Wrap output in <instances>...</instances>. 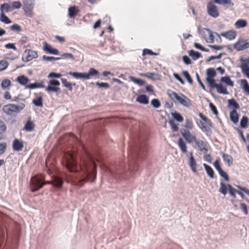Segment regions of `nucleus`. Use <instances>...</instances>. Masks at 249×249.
I'll list each match as a JSON object with an SVG mask.
<instances>
[{"instance_id":"de8ad7c7","label":"nucleus","mask_w":249,"mask_h":249,"mask_svg":"<svg viewBox=\"0 0 249 249\" xmlns=\"http://www.w3.org/2000/svg\"><path fill=\"white\" fill-rule=\"evenodd\" d=\"M0 10L1 12H3L4 11L8 12L11 11V7L8 3H4L0 5Z\"/></svg>"},{"instance_id":"6e6d98bb","label":"nucleus","mask_w":249,"mask_h":249,"mask_svg":"<svg viewBox=\"0 0 249 249\" xmlns=\"http://www.w3.org/2000/svg\"><path fill=\"white\" fill-rule=\"evenodd\" d=\"M152 106L155 108H159L160 107L161 104L158 99H153L151 102Z\"/></svg>"},{"instance_id":"864d4df0","label":"nucleus","mask_w":249,"mask_h":249,"mask_svg":"<svg viewBox=\"0 0 249 249\" xmlns=\"http://www.w3.org/2000/svg\"><path fill=\"white\" fill-rule=\"evenodd\" d=\"M223 54L224 53H220L217 55H212L206 60V62L208 63L214 59H221Z\"/></svg>"},{"instance_id":"2f4dec72","label":"nucleus","mask_w":249,"mask_h":249,"mask_svg":"<svg viewBox=\"0 0 249 249\" xmlns=\"http://www.w3.org/2000/svg\"><path fill=\"white\" fill-rule=\"evenodd\" d=\"M228 184H226L223 182L221 181L220 183V188L219 189L218 191L223 194V195H226L228 193Z\"/></svg>"},{"instance_id":"f03ea898","label":"nucleus","mask_w":249,"mask_h":249,"mask_svg":"<svg viewBox=\"0 0 249 249\" xmlns=\"http://www.w3.org/2000/svg\"><path fill=\"white\" fill-rule=\"evenodd\" d=\"M146 145L140 138L135 140L129 147L128 156L131 161L129 164V174L132 178L139 170V160L142 159L146 155Z\"/></svg>"},{"instance_id":"58836bf2","label":"nucleus","mask_w":249,"mask_h":249,"mask_svg":"<svg viewBox=\"0 0 249 249\" xmlns=\"http://www.w3.org/2000/svg\"><path fill=\"white\" fill-rule=\"evenodd\" d=\"M11 81L8 79L3 80L1 83V87L3 89H7L11 86Z\"/></svg>"},{"instance_id":"8fccbe9b","label":"nucleus","mask_w":249,"mask_h":249,"mask_svg":"<svg viewBox=\"0 0 249 249\" xmlns=\"http://www.w3.org/2000/svg\"><path fill=\"white\" fill-rule=\"evenodd\" d=\"M182 74L184 75V76L186 78L189 84H192L193 83V81L192 78H191L189 73L187 71H183L182 72Z\"/></svg>"},{"instance_id":"72a5a7b5","label":"nucleus","mask_w":249,"mask_h":249,"mask_svg":"<svg viewBox=\"0 0 249 249\" xmlns=\"http://www.w3.org/2000/svg\"><path fill=\"white\" fill-rule=\"evenodd\" d=\"M215 3L223 5H228L229 6H233L234 3L231 0H215Z\"/></svg>"},{"instance_id":"4be33fe9","label":"nucleus","mask_w":249,"mask_h":249,"mask_svg":"<svg viewBox=\"0 0 249 249\" xmlns=\"http://www.w3.org/2000/svg\"><path fill=\"white\" fill-rule=\"evenodd\" d=\"M23 146L22 140L16 139L13 141L12 147L15 151H19L22 149Z\"/></svg>"},{"instance_id":"423d86ee","label":"nucleus","mask_w":249,"mask_h":249,"mask_svg":"<svg viewBox=\"0 0 249 249\" xmlns=\"http://www.w3.org/2000/svg\"><path fill=\"white\" fill-rule=\"evenodd\" d=\"M43 179L38 177H32L30 180L31 191L33 192H36L41 188L44 185Z\"/></svg>"},{"instance_id":"39448f33","label":"nucleus","mask_w":249,"mask_h":249,"mask_svg":"<svg viewBox=\"0 0 249 249\" xmlns=\"http://www.w3.org/2000/svg\"><path fill=\"white\" fill-rule=\"evenodd\" d=\"M99 74V71L94 69L90 68L89 69L88 73L85 72H73L70 71L69 74L72 76L76 79H89L91 76H96Z\"/></svg>"},{"instance_id":"7c9ffc66","label":"nucleus","mask_w":249,"mask_h":249,"mask_svg":"<svg viewBox=\"0 0 249 249\" xmlns=\"http://www.w3.org/2000/svg\"><path fill=\"white\" fill-rule=\"evenodd\" d=\"M240 82L241 86L243 89L244 91L249 95V84L248 81L246 79H241Z\"/></svg>"},{"instance_id":"f257e3e1","label":"nucleus","mask_w":249,"mask_h":249,"mask_svg":"<svg viewBox=\"0 0 249 249\" xmlns=\"http://www.w3.org/2000/svg\"><path fill=\"white\" fill-rule=\"evenodd\" d=\"M84 155L81 159V162L78 164L73 155H70L63 162L65 167L72 173V175L65 174L67 182L79 187L82 186L88 181L93 182L96 177V164L89 152L86 149L84 144L77 140Z\"/></svg>"},{"instance_id":"49530a36","label":"nucleus","mask_w":249,"mask_h":249,"mask_svg":"<svg viewBox=\"0 0 249 249\" xmlns=\"http://www.w3.org/2000/svg\"><path fill=\"white\" fill-rule=\"evenodd\" d=\"M228 191L230 195L234 198H236L235 193H237V190L234 188L231 184H228Z\"/></svg>"},{"instance_id":"9d476101","label":"nucleus","mask_w":249,"mask_h":249,"mask_svg":"<svg viewBox=\"0 0 249 249\" xmlns=\"http://www.w3.org/2000/svg\"><path fill=\"white\" fill-rule=\"evenodd\" d=\"M207 10L209 15L213 18H217L219 15L216 6L212 2H210L207 4Z\"/></svg>"},{"instance_id":"052dcab7","label":"nucleus","mask_w":249,"mask_h":249,"mask_svg":"<svg viewBox=\"0 0 249 249\" xmlns=\"http://www.w3.org/2000/svg\"><path fill=\"white\" fill-rule=\"evenodd\" d=\"M61 58L62 57H55L46 55H43L42 56V60L45 61L58 60L61 59Z\"/></svg>"},{"instance_id":"3c124183","label":"nucleus","mask_w":249,"mask_h":249,"mask_svg":"<svg viewBox=\"0 0 249 249\" xmlns=\"http://www.w3.org/2000/svg\"><path fill=\"white\" fill-rule=\"evenodd\" d=\"M95 84L99 88L108 89L110 88V85L107 83L96 82Z\"/></svg>"},{"instance_id":"393cba45","label":"nucleus","mask_w":249,"mask_h":249,"mask_svg":"<svg viewBox=\"0 0 249 249\" xmlns=\"http://www.w3.org/2000/svg\"><path fill=\"white\" fill-rule=\"evenodd\" d=\"M136 101L140 104L147 105L149 103V98L144 94L139 95L136 99Z\"/></svg>"},{"instance_id":"37998d69","label":"nucleus","mask_w":249,"mask_h":249,"mask_svg":"<svg viewBox=\"0 0 249 249\" xmlns=\"http://www.w3.org/2000/svg\"><path fill=\"white\" fill-rule=\"evenodd\" d=\"M248 122V118L246 116H243L240 121V127L242 128H247Z\"/></svg>"},{"instance_id":"a18cd8bd","label":"nucleus","mask_w":249,"mask_h":249,"mask_svg":"<svg viewBox=\"0 0 249 249\" xmlns=\"http://www.w3.org/2000/svg\"><path fill=\"white\" fill-rule=\"evenodd\" d=\"M173 118L178 122H182L183 121V117L180 115V113L175 112L171 113Z\"/></svg>"},{"instance_id":"13d9d810","label":"nucleus","mask_w":249,"mask_h":249,"mask_svg":"<svg viewBox=\"0 0 249 249\" xmlns=\"http://www.w3.org/2000/svg\"><path fill=\"white\" fill-rule=\"evenodd\" d=\"M194 46L197 49H199V50H201L202 51L205 52H209V49L204 48V47H203L199 43H196V42H195L194 44Z\"/></svg>"},{"instance_id":"f8f14e48","label":"nucleus","mask_w":249,"mask_h":249,"mask_svg":"<svg viewBox=\"0 0 249 249\" xmlns=\"http://www.w3.org/2000/svg\"><path fill=\"white\" fill-rule=\"evenodd\" d=\"M211 89L216 88L217 92L220 94L224 95H227L229 94V92L227 91V88L225 86H224L221 84H217L215 83H211V85L209 86Z\"/></svg>"},{"instance_id":"5701e85b","label":"nucleus","mask_w":249,"mask_h":249,"mask_svg":"<svg viewBox=\"0 0 249 249\" xmlns=\"http://www.w3.org/2000/svg\"><path fill=\"white\" fill-rule=\"evenodd\" d=\"M221 35L230 40L234 39L237 35L236 32L234 30H230L229 31L222 33Z\"/></svg>"},{"instance_id":"c03bdc74","label":"nucleus","mask_w":249,"mask_h":249,"mask_svg":"<svg viewBox=\"0 0 249 249\" xmlns=\"http://www.w3.org/2000/svg\"><path fill=\"white\" fill-rule=\"evenodd\" d=\"M0 20L5 24H9L12 22V21L4 14L3 12H1L0 15Z\"/></svg>"},{"instance_id":"5fc2aeb1","label":"nucleus","mask_w":249,"mask_h":249,"mask_svg":"<svg viewBox=\"0 0 249 249\" xmlns=\"http://www.w3.org/2000/svg\"><path fill=\"white\" fill-rule=\"evenodd\" d=\"M198 116L200 117V118L203 120L204 121L206 124H208V125H209L210 126H211L212 125V122L211 121H210V120H209V119H208L206 116H205L202 113H199L198 114Z\"/></svg>"},{"instance_id":"473e14b6","label":"nucleus","mask_w":249,"mask_h":249,"mask_svg":"<svg viewBox=\"0 0 249 249\" xmlns=\"http://www.w3.org/2000/svg\"><path fill=\"white\" fill-rule=\"evenodd\" d=\"M68 15L70 18H74L76 16L78 10L77 9V7L75 6H73L70 7L68 9Z\"/></svg>"},{"instance_id":"1a4fd4ad","label":"nucleus","mask_w":249,"mask_h":249,"mask_svg":"<svg viewBox=\"0 0 249 249\" xmlns=\"http://www.w3.org/2000/svg\"><path fill=\"white\" fill-rule=\"evenodd\" d=\"M23 4L25 14L30 16L35 5L34 0H23Z\"/></svg>"},{"instance_id":"dca6fc26","label":"nucleus","mask_w":249,"mask_h":249,"mask_svg":"<svg viewBox=\"0 0 249 249\" xmlns=\"http://www.w3.org/2000/svg\"><path fill=\"white\" fill-rule=\"evenodd\" d=\"M240 61L242 62L240 66L242 72L244 74H245L249 72V57L246 59H244L243 57H241L240 59Z\"/></svg>"},{"instance_id":"774afa93","label":"nucleus","mask_w":249,"mask_h":249,"mask_svg":"<svg viewBox=\"0 0 249 249\" xmlns=\"http://www.w3.org/2000/svg\"><path fill=\"white\" fill-rule=\"evenodd\" d=\"M240 208L245 215H247L248 214V207L245 203H241L240 204Z\"/></svg>"},{"instance_id":"4c0bfd02","label":"nucleus","mask_w":249,"mask_h":249,"mask_svg":"<svg viewBox=\"0 0 249 249\" xmlns=\"http://www.w3.org/2000/svg\"><path fill=\"white\" fill-rule=\"evenodd\" d=\"M221 81L225 83L228 86L231 87H233L234 86L233 82L231 79L230 77L228 76L221 77Z\"/></svg>"},{"instance_id":"f704fd0d","label":"nucleus","mask_w":249,"mask_h":249,"mask_svg":"<svg viewBox=\"0 0 249 249\" xmlns=\"http://www.w3.org/2000/svg\"><path fill=\"white\" fill-rule=\"evenodd\" d=\"M247 24L248 23L246 20L239 19L236 21L234 25L237 28H241L246 27Z\"/></svg>"},{"instance_id":"603ef678","label":"nucleus","mask_w":249,"mask_h":249,"mask_svg":"<svg viewBox=\"0 0 249 249\" xmlns=\"http://www.w3.org/2000/svg\"><path fill=\"white\" fill-rule=\"evenodd\" d=\"M9 65V63L5 60L0 61V71L5 70Z\"/></svg>"},{"instance_id":"a878e982","label":"nucleus","mask_w":249,"mask_h":249,"mask_svg":"<svg viewBox=\"0 0 249 249\" xmlns=\"http://www.w3.org/2000/svg\"><path fill=\"white\" fill-rule=\"evenodd\" d=\"M16 81L20 85L25 86L29 82L30 80L27 77L21 75L18 76L16 78Z\"/></svg>"},{"instance_id":"9b49d317","label":"nucleus","mask_w":249,"mask_h":249,"mask_svg":"<svg viewBox=\"0 0 249 249\" xmlns=\"http://www.w3.org/2000/svg\"><path fill=\"white\" fill-rule=\"evenodd\" d=\"M233 48L237 51H240L249 48V42L247 40L240 39L233 45Z\"/></svg>"},{"instance_id":"0eeeda50","label":"nucleus","mask_w":249,"mask_h":249,"mask_svg":"<svg viewBox=\"0 0 249 249\" xmlns=\"http://www.w3.org/2000/svg\"><path fill=\"white\" fill-rule=\"evenodd\" d=\"M38 57L37 52L27 49L24 52V54L22 57V60L25 62H28L31 61L34 58H36Z\"/></svg>"},{"instance_id":"6e6552de","label":"nucleus","mask_w":249,"mask_h":249,"mask_svg":"<svg viewBox=\"0 0 249 249\" xmlns=\"http://www.w3.org/2000/svg\"><path fill=\"white\" fill-rule=\"evenodd\" d=\"M60 84V82L58 80L52 79L49 81L48 86L46 88L45 90L48 92H57L60 90V89L58 87Z\"/></svg>"},{"instance_id":"69168bd1","label":"nucleus","mask_w":249,"mask_h":249,"mask_svg":"<svg viewBox=\"0 0 249 249\" xmlns=\"http://www.w3.org/2000/svg\"><path fill=\"white\" fill-rule=\"evenodd\" d=\"M209 107L213 113L215 115H217L218 112L215 105L213 104L210 103L209 104Z\"/></svg>"},{"instance_id":"ea45409f","label":"nucleus","mask_w":249,"mask_h":249,"mask_svg":"<svg viewBox=\"0 0 249 249\" xmlns=\"http://www.w3.org/2000/svg\"><path fill=\"white\" fill-rule=\"evenodd\" d=\"M33 104L36 107H42L43 106V98L42 96H39L34 99L33 100Z\"/></svg>"},{"instance_id":"a19ab883","label":"nucleus","mask_w":249,"mask_h":249,"mask_svg":"<svg viewBox=\"0 0 249 249\" xmlns=\"http://www.w3.org/2000/svg\"><path fill=\"white\" fill-rule=\"evenodd\" d=\"M189 54L190 56L194 57L193 58L194 60H196L202 57V55L200 53L195 51L193 50H191L189 51Z\"/></svg>"},{"instance_id":"0e129e2a","label":"nucleus","mask_w":249,"mask_h":249,"mask_svg":"<svg viewBox=\"0 0 249 249\" xmlns=\"http://www.w3.org/2000/svg\"><path fill=\"white\" fill-rule=\"evenodd\" d=\"M22 6L21 2L19 1H15L12 2V9H19Z\"/></svg>"},{"instance_id":"680f3d73","label":"nucleus","mask_w":249,"mask_h":249,"mask_svg":"<svg viewBox=\"0 0 249 249\" xmlns=\"http://www.w3.org/2000/svg\"><path fill=\"white\" fill-rule=\"evenodd\" d=\"M142 75L149 79L155 80L156 79L155 76H157V74L154 72H147L143 74Z\"/></svg>"},{"instance_id":"a211bd4d","label":"nucleus","mask_w":249,"mask_h":249,"mask_svg":"<svg viewBox=\"0 0 249 249\" xmlns=\"http://www.w3.org/2000/svg\"><path fill=\"white\" fill-rule=\"evenodd\" d=\"M190 157H189V160L188 162L189 166L190 167L191 170L192 172L196 174L197 173L196 171V168H197V165H196V162L195 159V158L193 156V152H191L190 154Z\"/></svg>"},{"instance_id":"aec40b11","label":"nucleus","mask_w":249,"mask_h":249,"mask_svg":"<svg viewBox=\"0 0 249 249\" xmlns=\"http://www.w3.org/2000/svg\"><path fill=\"white\" fill-rule=\"evenodd\" d=\"M51 183L55 187L61 188L63 184V179L59 175H56L53 176Z\"/></svg>"},{"instance_id":"4d7b16f0","label":"nucleus","mask_w":249,"mask_h":249,"mask_svg":"<svg viewBox=\"0 0 249 249\" xmlns=\"http://www.w3.org/2000/svg\"><path fill=\"white\" fill-rule=\"evenodd\" d=\"M169 124L171 125V127L174 132H177L178 130V125L176 124L174 121L173 120H170L169 121Z\"/></svg>"},{"instance_id":"ddd939ff","label":"nucleus","mask_w":249,"mask_h":249,"mask_svg":"<svg viewBox=\"0 0 249 249\" xmlns=\"http://www.w3.org/2000/svg\"><path fill=\"white\" fill-rule=\"evenodd\" d=\"M180 133L188 143H191L193 142H196V141H197L196 137L195 136L192 135L188 130L182 129L180 130Z\"/></svg>"},{"instance_id":"79ce46f5","label":"nucleus","mask_w":249,"mask_h":249,"mask_svg":"<svg viewBox=\"0 0 249 249\" xmlns=\"http://www.w3.org/2000/svg\"><path fill=\"white\" fill-rule=\"evenodd\" d=\"M24 128L27 131H32L34 130V124L31 121L29 120L25 124Z\"/></svg>"},{"instance_id":"c756f323","label":"nucleus","mask_w":249,"mask_h":249,"mask_svg":"<svg viewBox=\"0 0 249 249\" xmlns=\"http://www.w3.org/2000/svg\"><path fill=\"white\" fill-rule=\"evenodd\" d=\"M203 166L205 168L207 175L210 177V178H213L214 177V173L212 168L206 163L203 164Z\"/></svg>"},{"instance_id":"bf43d9fd","label":"nucleus","mask_w":249,"mask_h":249,"mask_svg":"<svg viewBox=\"0 0 249 249\" xmlns=\"http://www.w3.org/2000/svg\"><path fill=\"white\" fill-rule=\"evenodd\" d=\"M218 173L220 176L221 177L225 179V180H226L227 181H229L230 178L228 174L225 171L221 169L219 171H218Z\"/></svg>"},{"instance_id":"4468645a","label":"nucleus","mask_w":249,"mask_h":249,"mask_svg":"<svg viewBox=\"0 0 249 249\" xmlns=\"http://www.w3.org/2000/svg\"><path fill=\"white\" fill-rule=\"evenodd\" d=\"M207 77L206 78V81L209 84L211 85V83H214L215 80L213 79V77L216 76V73L213 68H209L206 71Z\"/></svg>"},{"instance_id":"c85d7f7f","label":"nucleus","mask_w":249,"mask_h":249,"mask_svg":"<svg viewBox=\"0 0 249 249\" xmlns=\"http://www.w3.org/2000/svg\"><path fill=\"white\" fill-rule=\"evenodd\" d=\"M230 117L231 122L234 124L238 123L239 120V115L236 110H232L230 113Z\"/></svg>"},{"instance_id":"20e7f679","label":"nucleus","mask_w":249,"mask_h":249,"mask_svg":"<svg viewBox=\"0 0 249 249\" xmlns=\"http://www.w3.org/2000/svg\"><path fill=\"white\" fill-rule=\"evenodd\" d=\"M25 107L23 103H20L18 105L13 104H9L3 106L2 110L8 115H12L14 113H19Z\"/></svg>"},{"instance_id":"f3484780","label":"nucleus","mask_w":249,"mask_h":249,"mask_svg":"<svg viewBox=\"0 0 249 249\" xmlns=\"http://www.w3.org/2000/svg\"><path fill=\"white\" fill-rule=\"evenodd\" d=\"M43 50L47 53L54 55L59 54V52L58 50H57L56 49L53 48L50 45L48 44L47 42H44L43 43Z\"/></svg>"},{"instance_id":"e433bc0d","label":"nucleus","mask_w":249,"mask_h":249,"mask_svg":"<svg viewBox=\"0 0 249 249\" xmlns=\"http://www.w3.org/2000/svg\"><path fill=\"white\" fill-rule=\"evenodd\" d=\"M129 79L131 81L133 82L134 83L138 84L139 86H140L144 85L146 84V82L144 80L141 79L136 78L132 76H130L129 77Z\"/></svg>"},{"instance_id":"b1692460","label":"nucleus","mask_w":249,"mask_h":249,"mask_svg":"<svg viewBox=\"0 0 249 249\" xmlns=\"http://www.w3.org/2000/svg\"><path fill=\"white\" fill-rule=\"evenodd\" d=\"M220 155L222 156L225 162L228 164L229 167H230L232 165L233 159L231 155L228 154H225L223 152H221Z\"/></svg>"},{"instance_id":"6ab92c4d","label":"nucleus","mask_w":249,"mask_h":249,"mask_svg":"<svg viewBox=\"0 0 249 249\" xmlns=\"http://www.w3.org/2000/svg\"><path fill=\"white\" fill-rule=\"evenodd\" d=\"M200 124H198L199 128L201 130L205 133V134L207 136H211L212 133V131L211 130L212 127H213V124H212V125L210 126L209 125L207 124V126L205 125L204 123L202 121H200Z\"/></svg>"},{"instance_id":"c9c22d12","label":"nucleus","mask_w":249,"mask_h":249,"mask_svg":"<svg viewBox=\"0 0 249 249\" xmlns=\"http://www.w3.org/2000/svg\"><path fill=\"white\" fill-rule=\"evenodd\" d=\"M178 145L181 151L184 153L187 152V146L182 138H179L178 142Z\"/></svg>"},{"instance_id":"bb28decb","label":"nucleus","mask_w":249,"mask_h":249,"mask_svg":"<svg viewBox=\"0 0 249 249\" xmlns=\"http://www.w3.org/2000/svg\"><path fill=\"white\" fill-rule=\"evenodd\" d=\"M228 107L233 108V110H236L240 108V106L236 100L232 98L228 101Z\"/></svg>"},{"instance_id":"2eb2a0df","label":"nucleus","mask_w":249,"mask_h":249,"mask_svg":"<svg viewBox=\"0 0 249 249\" xmlns=\"http://www.w3.org/2000/svg\"><path fill=\"white\" fill-rule=\"evenodd\" d=\"M110 173L113 176L114 178H116L118 179L121 176L122 178L124 179H126L127 177L124 175V170L123 168L119 167L116 168V170L115 171H112L109 170Z\"/></svg>"},{"instance_id":"cd10ccee","label":"nucleus","mask_w":249,"mask_h":249,"mask_svg":"<svg viewBox=\"0 0 249 249\" xmlns=\"http://www.w3.org/2000/svg\"><path fill=\"white\" fill-rule=\"evenodd\" d=\"M45 85L43 84V82L40 83L36 82L34 83H31L26 86V89H34L36 88H44Z\"/></svg>"},{"instance_id":"412c9836","label":"nucleus","mask_w":249,"mask_h":249,"mask_svg":"<svg viewBox=\"0 0 249 249\" xmlns=\"http://www.w3.org/2000/svg\"><path fill=\"white\" fill-rule=\"evenodd\" d=\"M196 144L197 146L199 151L204 153L208 152V147L206 142L200 140H197V141H196Z\"/></svg>"},{"instance_id":"338daca9","label":"nucleus","mask_w":249,"mask_h":249,"mask_svg":"<svg viewBox=\"0 0 249 249\" xmlns=\"http://www.w3.org/2000/svg\"><path fill=\"white\" fill-rule=\"evenodd\" d=\"M10 29L12 31H15L18 32H20L21 31V28L20 26L17 24H15L12 25L10 27Z\"/></svg>"},{"instance_id":"7ed1b4c3","label":"nucleus","mask_w":249,"mask_h":249,"mask_svg":"<svg viewBox=\"0 0 249 249\" xmlns=\"http://www.w3.org/2000/svg\"><path fill=\"white\" fill-rule=\"evenodd\" d=\"M167 94L170 98L175 102L177 101L187 107H190L191 106V100L182 94H180V95H179L176 92L172 90H168Z\"/></svg>"},{"instance_id":"e2e57ef3","label":"nucleus","mask_w":249,"mask_h":249,"mask_svg":"<svg viewBox=\"0 0 249 249\" xmlns=\"http://www.w3.org/2000/svg\"><path fill=\"white\" fill-rule=\"evenodd\" d=\"M205 29L208 31V32L209 34L210 41H207L209 43H213L214 40V36L213 35V32L209 29L205 28Z\"/></svg>"},{"instance_id":"09e8293b","label":"nucleus","mask_w":249,"mask_h":249,"mask_svg":"<svg viewBox=\"0 0 249 249\" xmlns=\"http://www.w3.org/2000/svg\"><path fill=\"white\" fill-rule=\"evenodd\" d=\"M61 80L65 87L67 88L70 91H72V84L71 83L68 82L67 79L64 78H61Z\"/></svg>"}]
</instances>
